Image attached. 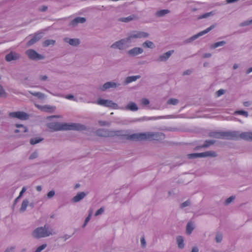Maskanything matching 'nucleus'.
I'll return each instance as SVG.
<instances>
[{"label":"nucleus","instance_id":"27","mask_svg":"<svg viewBox=\"0 0 252 252\" xmlns=\"http://www.w3.org/2000/svg\"><path fill=\"white\" fill-rule=\"evenodd\" d=\"M201 155L202 158H205L208 157H216L217 156V154L214 151H209L201 153Z\"/></svg>","mask_w":252,"mask_h":252},{"label":"nucleus","instance_id":"16","mask_svg":"<svg viewBox=\"0 0 252 252\" xmlns=\"http://www.w3.org/2000/svg\"><path fill=\"white\" fill-rule=\"evenodd\" d=\"M43 33L42 32H38L36 33L34 36L30 40L27 42V46H30L33 44H34L35 43H36L37 41L39 40L40 39H41L43 36Z\"/></svg>","mask_w":252,"mask_h":252},{"label":"nucleus","instance_id":"50","mask_svg":"<svg viewBox=\"0 0 252 252\" xmlns=\"http://www.w3.org/2000/svg\"><path fill=\"white\" fill-rule=\"evenodd\" d=\"M55 191L53 190H51L49 192H48L47 194V198L48 199H50V198H52L55 195Z\"/></svg>","mask_w":252,"mask_h":252},{"label":"nucleus","instance_id":"10","mask_svg":"<svg viewBox=\"0 0 252 252\" xmlns=\"http://www.w3.org/2000/svg\"><path fill=\"white\" fill-rule=\"evenodd\" d=\"M8 115L10 118H17L20 120H27L30 118L29 115L23 111L10 112Z\"/></svg>","mask_w":252,"mask_h":252},{"label":"nucleus","instance_id":"5","mask_svg":"<svg viewBox=\"0 0 252 252\" xmlns=\"http://www.w3.org/2000/svg\"><path fill=\"white\" fill-rule=\"evenodd\" d=\"M124 131L120 130H112L108 129L99 128L96 130V134L100 137H114L115 136L123 135Z\"/></svg>","mask_w":252,"mask_h":252},{"label":"nucleus","instance_id":"43","mask_svg":"<svg viewBox=\"0 0 252 252\" xmlns=\"http://www.w3.org/2000/svg\"><path fill=\"white\" fill-rule=\"evenodd\" d=\"M7 96V93L3 87L0 84V97H6Z\"/></svg>","mask_w":252,"mask_h":252},{"label":"nucleus","instance_id":"33","mask_svg":"<svg viewBox=\"0 0 252 252\" xmlns=\"http://www.w3.org/2000/svg\"><path fill=\"white\" fill-rule=\"evenodd\" d=\"M176 240L178 247L180 249H183L184 247L183 237L181 236H178L177 237Z\"/></svg>","mask_w":252,"mask_h":252},{"label":"nucleus","instance_id":"39","mask_svg":"<svg viewBox=\"0 0 252 252\" xmlns=\"http://www.w3.org/2000/svg\"><path fill=\"white\" fill-rule=\"evenodd\" d=\"M179 101L178 99L171 98L168 100L167 104L169 105H176L178 104Z\"/></svg>","mask_w":252,"mask_h":252},{"label":"nucleus","instance_id":"28","mask_svg":"<svg viewBox=\"0 0 252 252\" xmlns=\"http://www.w3.org/2000/svg\"><path fill=\"white\" fill-rule=\"evenodd\" d=\"M140 78V75L131 76L127 77L125 80V84H128L132 82L135 81L137 79Z\"/></svg>","mask_w":252,"mask_h":252},{"label":"nucleus","instance_id":"57","mask_svg":"<svg viewBox=\"0 0 252 252\" xmlns=\"http://www.w3.org/2000/svg\"><path fill=\"white\" fill-rule=\"evenodd\" d=\"M225 92V91L223 89H220L217 92V95L218 96H220L222 94H223Z\"/></svg>","mask_w":252,"mask_h":252},{"label":"nucleus","instance_id":"26","mask_svg":"<svg viewBox=\"0 0 252 252\" xmlns=\"http://www.w3.org/2000/svg\"><path fill=\"white\" fill-rule=\"evenodd\" d=\"M15 126L16 127L18 128L19 129H16L15 130L14 132L15 133H24L28 131V129L27 127L23 126L21 124H16Z\"/></svg>","mask_w":252,"mask_h":252},{"label":"nucleus","instance_id":"20","mask_svg":"<svg viewBox=\"0 0 252 252\" xmlns=\"http://www.w3.org/2000/svg\"><path fill=\"white\" fill-rule=\"evenodd\" d=\"M172 116L168 115L166 116H158L157 117H143L141 118L137 119L134 121V122H138V121H148V120H156L158 119H164V118H171Z\"/></svg>","mask_w":252,"mask_h":252},{"label":"nucleus","instance_id":"22","mask_svg":"<svg viewBox=\"0 0 252 252\" xmlns=\"http://www.w3.org/2000/svg\"><path fill=\"white\" fill-rule=\"evenodd\" d=\"M216 141L214 140H207L204 142V143L201 146H197L195 148V150H198L200 148H206L211 145L214 144Z\"/></svg>","mask_w":252,"mask_h":252},{"label":"nucleus","instance_id":"34","mask_svg":"<svg viewBox=\"0 0 252 252\" xmlns=\"http://www.w3.org/2000/svg\"><path fill=\"white\" fill-rule=\"evenodd\" d=\"M30 93L33 96H36L40 99H43L45 98V95L41 92H30Z\"/></svg>","mask_w":252,"mask_h":252},{"label":"nucleus","instance_id":"8","mask_svg":"<svg viewBox=\"0 0 252 252\" xmlns=\"http://www.w3.org/2000/svg\"><path fill=\"white\" fill-rule=\"evenodd\" d=\"M214 28H215V25H213L211 26L210 27H209V28H207L205 30H204L203 31H201V32H198V33H197V34H196L195 35H193V36H191L190 37L186 39L184 41V43L185 44H188V43L191 42L192 41H193L196 40V39H197L198 37H199L204 35L205 34L209 32L210 31L213 30Z\"/></svg>","mask_w":252,"mask_h":252},{"label":"nucleus","instance_id":"31","mask_svg":"<svg viewBox=\"0 0 252 252\" xmlns=\"http://www.w3.org/2000/svg\"><path fill=\"white\" fill-rule=\"evenodd\" d=\"M29 204V202L28 199H25L23 200L21 204V208H20L19 210L20 212L22 213L26 211V208L28 206Z\"/></svg>","mask_w":252,"mask_h":252},{"label":"nucleus","instance_id":"19","mask_svg":"<svg viewBox=\"0 0 252 252\" xmlns=\"http://www.w3.org/2000/svg\"><path fill=\"white\" fill-rule=\"evenodd\" d=\"M208 135L212 138L224 139V131H211Z\"/></svg>","mask_w":252,"mask_h":252},{"label":"nucleus","instance_id":"17","mask_svg":"<svg viewBox=\"0 0 252 252\" xmlns=\"http://www.w3.org/2000/svg\"><path fill=\"white\" fill-rule=\"evenodd\" d=\"M174 50H170L159 56L157 60L158 62H166L174 53Z\"/></svg>","mask_w":252,"mask_h":252},{"label":"nucleus","instance_id":"53","mask_svg":"<svg viewBox=\"0 0 252 252\" xmlns=\"http://www.w3.org/2000/svg\"><path fill=\"white\" fill-rule=\"evenodd\" d=\"M38 157V153L37 152H34L32 153L30 156L29 159H34Z\"/></svg>","mask_w":252,"mask_h":252},{"label":"nucleus","instance_id":"23","mask_svg":"<svg viewBox=\"0 0 252 252\" xmlns=\"http://www.w3.org/2000/svg\"><path fill=\"white\" fill-rule=\"evenodd\" d=\"M88 194L87 193H85V192H78L75 196H74L72 201L73 202H78L83 199Z\"/></svg>","mask_w":252,"mask_h":252},{"label":"nucleus","instance_id":"3","mask_svg":"<svg viewBox=\"0 0 252 252\" xmlns=\"http://www.w3.org/2000/svg\"><path fill=\"white\" fill-rule=\"evenodd\" d=\"M52 228L47 224L44 226L38 227L35 229L32 232V236L36 239L44 238L53 235Z\"/></svg>","mask_w":252,"mask_h":252},{"label":"nucleus","instance_id":"55","mask_svg":"<svg viewBox=\"0 0 252 252\" xmlns=\"http://www.w3.org/2000/svg\"><path fill=\"white\" fill-rule=\"evenodd\" d=\"M15 249V246H12L9 248H7L4 251V252H14Z\"/></svg>","mask_w":252,"mask_h":252},{"label":"nucleus","instance_id":"7","mask_svg":"<svg viewBox=\"0 0 252 252\" xmlns=\"http://www.w3.org/2000/svg\"><path fill=\"white\" fill-rule=\"evenodd\" d=\"M97 104L103 106L112 108L115 109H122L117 103L114 102L111 100L100 98L97 101Z\"/></svg>","mask_w":252,"mask_h":252},{"label":"nucleus","instance_id":"1","mask_svg":"<svg viewBox=\"0 0 252 252\" xmlns=\"http://www.w3.org/2000/svg\"><path fill=\"white\" fill-rule=\"evenodd\" d=\"M48 127L55 131L59 130H85L87 127L85 126L76 123H61L59 122H53L48 124Z\"/></svg>","mask_w":252,"mask_h":252},{"label":"nucleus","instance_id":"62","mask_svg":"<svg viewBox=\"0 0 252 252\" xmlns=\"http://www.w3.org/2000/svg\"><path fill=\"white\" fill-rule=\"evenodd\" d=\"M21 199V197H20L19 196L14 200L13 205L12 206V209H13L14 206L17 204V203L18 202V201Z\"/></svg>","mask_w":252,"mask_h":252},{"label":"nucleus","instance_id":"13","mask_svg":"<svg viewBox=\"0 0 252 252\" xmlns=\"http://www.w3.org/2000/svg\"><path fill=\"white\" fill-rule=\"evenodd\" d=\"M127 44L125 38L122 39L119 41L115 42L111 45V48L113 49H118L119 50H124L125 46Z\"/></svg>","mask_w":252,"mask_h":252},{"label":"nucleus","instance_id":"64","mask_svg":"<svg viewBox=\"0 0 252 252\" xmlns=\"http://www.w3.org/2000/svg\"><path fill=\"white\" fill-rule=\"evenodd\" d=\"M70 237H71L70 235L65 234V235L61 237V238L62 239H63L64 241H66V240L68 239Z\"/></svg>","mask_w":252,"mask_h":252},{"label":"nucleus","instance_id":"35","mask_svg":"<svg viewBox=\"0 0 252 252\" xmlns=\"http://www.w3.org/2000/svg\"><path fill=\"white\" fill-rule=\"evenodd\" d=\"M56 43V41L53 39H47L45 40L43 43V46L48 47L49 45H54Z\"/></svg>","mask_w":252,"mask_h":252},{"label":"nucleus","instance_id":"9","mask_svg":"<svg viewBox=\"0 0 252 252\" xmlns=\"http://www.w3.org/2000/svg\"><path fill=\"white\" fill-rule=\"evenodd\" d=\"M122 136H125L126 139L132 141H140L145 140L146 135L145 132L133 133L132 134H124Z\"/></svg>","mask_w":252,"mask_h":252},{"label":"nucleus","instance_id":"51","mask_svg":"<svg viewBox=\"0 0 252 252\" xmlns=\"http://www.w3.org/2000/svg\"><path fill=\"white\" fill-rule=\"evenodd\" d=\"M104 211V209L103 207H101L100 209H99L95 213V216H97L98 215H100L102 214Z\"/></svg>","mask_w":252,"mask_h":252},{"label":"nucleus","instance_id":"49","mask_svg":"<svg viewBox=\"0 0 252 252\" xmlns=\"http://www.w3.org/2000/svg\"><path fill=\"white\" fill-rule=\"evenodd\" d=\"M91 216H92V213L90 212L89 214V215L87 217V218H86L85 220V222L83 225V227H85L86 225L87 224V223H88V222L90 221V219H91Z\"/></svg>","mask_w":252,"mask_h":252},{"label":"nucleus","instance_id":"11","mask_svg":"<svg viewBox=\"0 0 252 252\" xmlns=\"http://www.w3.org/2000/svg\"><path fill=\"white\" fill-rule=\"evenodd\" d=\"M26 53L28 57L32 60L38 61L44 59V57L43 56L38 54L33 49L28 50Z\"/></svg>","mask_w":252,"mask_h":252},{"label":"nucleus","instance_id":"46","mask_svg":"<svg viewBox=\"0 0 252 252\" xmlns=\"http://www.w3.org/2000/svg\"><path fill=\"white\" fill-rule=\"evenodd\" d=\"M235 198V197L234 196H231L228 198L226 199L225 201L224 204L226 205H228L230 204L231 202H232Z\"/></svg>","mask_w":252,"mask_h":252},{"label":"nucleus","instance_id":"44","mask_svg":"<svg viewBox=\"0 0 252 252\" xmlns=\"http://www.w3.org/2000/svg\"><path fill=\"white\" fill-rule=\"evenodd\" d=\"M235 114H238L243 115L245 117H248L249 116L248 112L244 110H237L234 112Z\"/></svg>","mask_w":252,"mask_h":252},{"label":"nucleus","instance_id":"18","mask_svg":"<svg viewBox=\"0 0 252 252\" xmlns=\"http://www.w3.org/2000/svg\"><path fill=\"white\" fill-rule=\"evenodd\" d=\"M86 21V19L84 17H77L71 21L69 26L73 27H76L79 23L83 24Z\"/></svg>","mask_w":252,"mask_h":252},{"label":"nucleus","instance_id":"42","mask_svg":"<svg viewBox=\"0 0 252 252\" xmlns=\"http://www.w3.org/2000/svg\"><path fill=\"white\" fill-rule=\"evenodd\" d=\"M213 15H214V13H213V12H212V11L210 12H207L205 14H203L202 15L199 16L198 17V19H204V18H207L208 17H209L210 16H212Z\"/></svg>","mask_w":252,"mask_h":252},{"label":"nucleus","instance_id":"38","mask_svg":"<svg viewBox=\"0 0 252 252\" xmlns=\"http://www.w3.org/2000/svg\"><path fill=\"white\" fill-rule=\"evenodd\" d=\"M188 157L189 159L202 158L201 153H192V154H188Z\"/></svg>","mask_w":252,"mask_h":252},{"label":"nucleus","instance_id":"15","mask_svg":"<svg viewBox=\"0 0 252 252\" xmlns=\"http://www.w3.org/2000/svg\"><path fill=\"white\" fill-rule=\"evenodd\" d=\"M143 49L140 47H135L127 51V54L133 57L136 56L139 54L143 53Z\"/></svg>","mask_w":252,"mask_h":252},{"label":"nucleus","instance_id":"14","mask_svg":"<svg viewBox=\"0 0 252 252\" xmlns=\"http://www.w3.org/2000/svg\"><path fill=\"white\" fill-rule=\"evenodd\" d=\"M20 58V55L15 52H10L6 55L5 60L6 62H10L12 61H16Z\"/></svg>","mask_w":252,"mask_h":252},{"label":"nucleus","instance_id":"24","mask_svg":"<svg viewBox=\"0 0 252 252\" xmlns=\"http://www.w3.org/2000/svg\"><path fill=\"white\" fill-rule=\"evenodd\" d=\"M122 108V109H124V108ZM125 109L132 111H136L138 110V107L135 103L130 102L125 107Z\"/></svg>","mask_w":252,"mask_h":252},{"label":"nucleus","instance_id":"58","mask_svg":"<svg viewBox=\"0 0 252 252\" xmlns=\"http://www.w3.org/2000/svg\"><path fill=\"white\" fill-rule=\"evenodd\" d=\"M26 190H27V189L25 187H23V188L22 189V190H21V191L19 193V196L21 198L22 196H23L24 193L26 191Z\"/></svg>","mask_w":252,"mask_h":252},{"label":"nucleus","instance_id":"45","mask_svg":"<svg viewBox=\"0 0 252 252\" xmlns=\"http://www.w3.org/2000/svg\"><path fill=\"white\" fill-rule=\"evenodd\" d=\"M98 124L100 126H110L111 125V123L107 122V121H98Z\"/></svg>","mask_w":252,"mask_h":252},{"label":"nucleus","instance_id":"4","mask_svg":"<svg viewBox=\"0 0 252 252\" xmlns=\"http://www.w3.org/2000/svg\"><path fill=\"white\" fill-rule=\"evenodd\" d=\"M149 35V33L146 32L138 31H133L130 33H128L127 34V37L125 38V39L126 40L127 44H129L133 42L135 39L148 38Z\"/></svg>","mask_w":252,"mask_h":252},{"label":"nucleus","instance_id":"48","mask_svg":"<svg viewBox=\"0 0 252 252\" xmlns=\"http://www.w3.org/2000/svg\"><path fill=\"white\" fill-rule=\"evenodd\" d=\"M252 24V19L250 20L245 21L240 24V27H245L247 26H249L250 24Z\"/></svg>","mask_w":252,"mask_h":252},{"label":"nucleus","instance_id":"37","mask_svg":"<svg viewBox=\"0 0 252 252\" xmlns=\"http://www.w3.org/2000/svg\"><path fill=\"white\" fill-rule=\"evenodd\" d=\"M43 138H42L36 137V138H32L30 140V142L31 145H35L36 144H37V143L41 142L42 141H43Z\"/></svg>","mask_w":252,"mask_h":252},{"label":"nucleus","instance_id":"2","mask_svg":"<svg viewBox=\"0 0 252 252\" xmlns=\"http://www.w3.org/2000/svg\"><path fill=\"white\" fill-rule=\"evenodd\" d=\"M224 139L238 140L243 139L246 141H252V132H243L239 131H224Z\"/></svg>","mask_w":252,"mask_h":252},{"label":"nucleus","instance_id":"32","mask_svg":"<svg viewBox=\"0 0 252 252\" xmlns=\"http://www.w3.org/2000/svg\"><path fill=\"white\" fill-rule=\"evenodd\" d=\"M142 46L145 48H149L151 49H153L155 47L154 43L151 41L146 40L142 43Z\"/></svg>","mask_w":252,"mask_h":252},{"label":"nucleus","instance_id":"12","mask_svg":"<svg viewBox=\"0 0 252 252\" xmlns=\"http://www.w3.org/2000/svg\"><path fill=\"white\" fill-rule=\"evenodd\" d=\"M120 86V84L117 83L113 81L107 82L103 84L102 86H100L99 89L103 92L106 91L107 89L110 88H116Z\"/></svg>","mask_w":252,"mask_h":252},{"label":"nucleus","instance_id":"29","mask_svg":"<svg viewBox=\"0 0 252 252\" xmlns=\"http://www.w3.org/2000/svg\"><path fill=\"white\" fill-rule=\"evenodd\" d=\"M170 12V11L168 9H162L157 11L155 15L158 17H161L164 16Z\"/></svg>","mask_w":252,"mask_h":252},{"label":"nucleus","instance_id":"30","mask_svg":"<svg viewBox=\"0 0 252 252\" xmlns=\"http://www.w3.org/2000/svg\"><path fill=\"white\" fill-rule=\"evenodd\" d=\"M194 224L192 221H189L186 226V232L188 234H190L194 229Z\"/></svg>","mask_w":252,"mask_h":252},{"label":"nucleus","instance_id":"21","mask_svg":"<svg viewBox=\"0 0 252 252\" xmlns=\"http://www.w3.org/2000/svg\"><path fill=\"white\" fill-rule=\"evenodd\" d=\"M63 40L64 42L73 46H77L80 43L79 39L77 38L65 37L63 39Z\"/></svg>","mask_w":252,"mask_h":252},{"label":"nucleus","instance_id":"41","mask_svg":"<svg viewBox=\"0 0 252 252\" xmlns=\"http://www.w3.org/2000/svg\"><path fill=\"white\" fill-rule=\"evenodd\" d=\"M223 235L220 232H218L216 234L215 240L217 243H220L222 240Z\"/></svg>","mask_w":252,"mask_h":252},{"label":"nucleus","instance_id":"56","mask_svg":"<svg viewBox=\"0 0 252 252\" xmlns=\"http://www.w3.org/2000/svg\"><path fill=\"white\" fill-rule=\"evenodd\" d=\"M39 10L41 12H45L48 9V6L46 5H43L39 8Z\"/></svg>","mask_w":252,"mask_h":252},{"label":"nucleus","instance_id":"61","mask_svg":"<svg viewBox=\"0 0 252 252\" xmlns=\"http://www.w3.org/2000/svg\"><path fill=\"white\" fill-rule=\"evenodd\" d=\"M142 102L143 104H144L145 105H148L150 103L149 100L146 98L142 99Z\"/></svg>","mask_w":252,"mask_h":252},{"label":"nucleus","instance_id":"40","mask_svg":"<svg viewBox=\"0 0 252 252\" xmlns=\"http://www.w3.org/2000/svg\"><path fill=\"white\" fill-rule=\"evenodd\" d=\"M133 20V16H129L127 17H124V18H120L119 19V21L127 23L128 22H130Z\"/></svg>","mask_w":252,"mask_h":252},{"label":"nucleus","instance_id":"60","mask_svg":"<svg viewBox=\"0 0 252 252\" xmlns=\"http://www.w3.org/2000/svg\"><path fill=\"white\" fill-rule=\"evenodd\" d=\"M65 98L68 99H72L73 100H76V99H75L74 95L72 94H68L65 96Z\"/></svg>","mask_w":252,"mask_h":252},{"label":"nucleus","instance_id":"25","mask_svg":"<svg viewBox=\"0 0 252 252\" xmlns=\"http://www.w3.org/2000/svg\"><path fill=\"white\" fill-rule=\"evenodd\" d=\"M37 107L41 111L45 112H52L55 109V107L51 106L48 105H45L43 106L38 105Z\"/></svg>","mask_w":252,"mask_h":252},{"label":"nucleus","instance_id":"52","mask_svg":"<svg viewBox=\"0 0 252 252\" xmlns=\"http://www.w3.org/2000/svg\"><path fill=\"white\" fill-rule=\"evenodd\" d=\"M190 201L189 200H188L185 201L184 202L182 203L181 204V207L184 208V207H186L187 206L190 205Z\"/></svg>","mask_w":252,"mask_h":252},{"label":"nucleus","instance_id":"59","mask_svg":"<svg viewBox=\"0 0 252 252\" xmlns=\"http://www.w3.org/2000/svg\"><path fill=\"white\" fill-rule=\"evenodd\" d=\"M192 72V69H188L183 72V75H190Z\"/></svg>","mask_w":252,"mask_h":252},{"label":"nucleus","instance_id":"47","mask_svg":"<svg viewBox=\"0 0 252 252\" xmlns=\"http://www.w3.org/2000/svg\"><path fill=\"white\" fill-rule=\"evenodd\" d=\"M47 245L46 244H42V245L38 247L34 251V252H41L42 250L47 247Z\"/></svg>","mask_w":252,"mask_h":252},{"label":"nucleus","instance_id":"54","mask_svg":"<svg viewBox=\"0 0 252 252\" xmlns=\"http://www.w3.org/2000/svg\"><path fill=\"white\" fill-rule=\"evenodd\" d=\"M140 241H141V247L142 248H145L146 246V240H145L144 236H142L141 238Z\"/></svg>","mask_w":252,"mask_h":252},{"label":"nucleus","instance_id":"36","mask_svg":"<svg viewBox=\"0 0 252 252\" xmlns=\"http://www.w3.org/2000/svg\"><path fill=\"white\" fill-rule=\"evenodd\" d=\"M226 44V42L225 41H221L219 42H217L211 45V48L215 49L219 46H222Z\"/></svg>","mask_w":252,"mask_h":252},{"label":"nucleus","instance_id":"6","mask_svg":"<svg viewBox=\"0 0 252 252\" xmlns=\"http://www.w3.org/2000/svg\"><path fill=\"white\" fill-rule=\"evenodd\" d=\"M145 140H160L165 138V135L162 132H146Z\"/></svg>","mask_w":252,"mask_h":252},{"label":"nucleus","instance_id":"63","mask_svg":"<svg viewBox=\"0 0 252 252\" xmlns=\"http://www.w3.org/2000/svg\"><path fill=\"white\" fill-rule=\"evenodd\" d=\"M48 78L47 76L46 75H40L39 76V79L42 81H46Z\"/></svg>","mask_w":252,"mask_h":252}]
</instances>
